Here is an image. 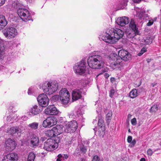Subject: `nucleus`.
Masks as SVG:
<instances>
[{
  "label": "nucleus",
  "mask_w": 161,
  "mask_h": 161,
  "mask_svg": "<svg viewBox=\"0 0 161 161\" xmlns=\"http://www.w3.org/2000/svg\"><path fill=\"white\" fill-rule=\"evenodd\" d=\"M98 125L99 128H105L104 121L102 118H100L98 119Z\"/></svg>",
  "instance_id": "nucleus-32"
},
{
  "label": "nucleus",
  "mask_w": 161,
  "mask_h": 161,
  "mask_svg": "<svg viewBox=\"0 0 161 161\" xmlns=\"http://www.w3.org/2000/svg\"><path fill=\"white\" fill-rule=\"evenodd\" d=\"M63 100H62L61 98H60V101H61V103H62L63 104H66L69 103V102H66L65 101L66 100V98H63Z\"/></svg>",
  "instance_id": "nucleus-43"
},
{
  "label": "nucleus",
  "mask_w": 161,
  "mask_h": 161,
  "mask_svg": "<svg viewBox=\"0 0 161 161\" xmlns=\"http://www.w3.org/2000/svg\"><path fill=\"white\" fill-rule=\"evenodd\" d=\"M104 75L106 79L108 78L109 76V75L108 73H105Z\"/></svg>",
  "instance_id": "nucleus-55"
},
{
  "label": "nucleus",
  "mask_w": 161,
  "mask_h": 161,
  "mask_svg": "<svg viewBox=\"0 0 161 161\" xmlns=\"http://www.w3.org/2000/svg\"><path fill=\"white\" fill-rule=\"evenodd\" d=\"M158 106L157 104H154L153 105L150 109V112L153 113H155L158 110Z\"/></svg>",
  "instance_id": "nucleus-38"
},
{
  "label": "nucleus",
  "mask_w": 161,
  "mask_h": 161,
  "mask_svg": "<svg viewBox=\"0 0 161 161\" xmlns=\"http://www.w3.org/2000/svg\"><path fill=\"white\" fill-rule=\"evenodd\" d=\"M60 98L63 100V98H66L65 101L69 102V92L66 88L61 89L59 92Z\"/></svg>",
  "instance_id": "nucleus-19"
},
{
  "label": "nucleus",
  "mask_w": 161,
  "mask_h": 161,
  "mask_svg": "<svg viewBox=\"0 0 161 161\" xmlns=\"http://www.w3.org/2000/svg\"><path fill=\"white\" fill-rule=\"evenodd\" d=\"M87 63L90 67L94 69H98L103 67L104 62L101 55L94 54L88 58Z\"/></svg>",
  "instance_id": "nucleus-3"
},
{
  "label": "nucleus",
  "mask_w": 161,
  "mask_h": 161,
  "mask_svg": "<svg viewBox=\"0 0 161 161\" xmlns=\"http://www.w3.org/2000/svg\"><path fill=\"white\" fill-rule=\"evenodd\" d=\"M86 61L82 59L80 62L75 64L74 67V69L76 73L81 75L85 73L86 69Z\"/></svg>",
  "instance_id": "nucleus-7"
},
{
  "label": "nucleus",
  "mask_w": 161,
  "mask_h": 161,
  "mask_svg": "<svg viewBox=\"0 0 161 161\" xmlns=\"http://www.w3.org/2000/svg\"><path fill=\"white\" fill-rule=\"evenodd\" d=\"M147 63H149V62H150L151 59H149V58H148V59H147Z\"/></svg>",
  "instance_id": "nucleus-60"
},
{
  "label": "nucleus",
  "mask_w": 161,
  "mask_h": 161,
  "mask_svg": "<svg viewBox=\"0 0 161 161\" xmlns=\"http://www.w3.org/2000/svg\"><path fill=\"white\" fill-rule=\"evenodd\" d=\"M51 101L52 102H54L57 101H59L60 99V95H55L53 96L51 98Z\"/></svg>",
  "instance_id": "nucleus-36"
},
{
  "label": "nucleus",
  "mask_w": 161,
  "mask_h": 161,
  "mask_svg": "<svg viewBox=\"0 0 161 161\" xmlns=\"http://www.w3.org/2000/svg\"><path fill=\"white\" fill-rule=\"evenodd\" d=\"M62 157V155L61 154H59L57 156L56 161H61L63 160Z\"/></svg>",
  "instance_id": "nucleus-45"
},
{
  "label": "nucleus",
  "mask_w": 161,
  "mask_h": 161,
  "mask_svg": "<svg viewBox=\"0 0 161 161\" xmlns=\"http://www.w3.org/2000/svg\"><path fill=\"white\" fill-rule=\"evenodd\" d=\"M140 161H146V160L144 158H142L140 159Z\"/></svg>",
  "instance_id": "nucleus-59"
},
{
  "label": "nucleus",
  "mask_w": 161,
  "mask_h": 161,
  "mask_svg": "<svg viewBox=\"0 0 161 161\" xmlns=\"http://www.w3.org/2000/svg\"><path fill=\"white\" fill-rule=\"evenodd\" d=\"M128 131L129 132H130V129H128Z\"/></svg>",
  "instance_id": "nucleus-62"
},
{
  "label": "nucleus",
  "mask_w": 161,
  "mask_h": 161,
  "mask_svg": "<svg viewBox=\"0 0 161 161\" xmlns=\"http://www.w3.org/2000/svg\"><path fill=\"white\" fill-rule=\"evenodd\" d=\"M132 140V137L131 136H128L127 137V142L130 143L131 142Z\"/></svg>",
  "instance_id": "nucleus-50"
},
{
  "label": "nucleus",
  "mask_w": 161,
  "mask_h": 161,
  "mask_svg": "<svg viewBox=\"0 0 161 161\" xmlns=\"http://www.w3.org/2000/svg\"><path fill=\"white\" fill-rule=\"evenodd\" d=\"M6 0H0V7L3 6L5 3Z\"/></svg>",
  "instance_id": "nucleus-52"
},
{
  "label": "nucleus",
  "mask_w": 161,
  "mask_h": 161,
  "mask_svg": "<svg viewBox=\"0 0 161 161\" xmlns=\"http://www.w3.org/2000/svg\"><path fill=\"white\" fill-rule=\"evenodd\" d=\"M45 113L48 115H57L60 112L53 105H50L45 110Z\"/></svg>",
  "instance_id": "nucleus-13"
},
{
  "label": "nucleus",
  "mask_w": 161,
  "mask_h": 161,
  "mask_svg": "<svg viewBox=\"0 0 161 161\" xmlns=\"http://www.w3.org/2000/svg\"><path fill=\"white\" fill-rule=\"evenodd\" d=\"M49 82H45L42 84V86L40 85L39 86L40 88H42L45 93L48 95H50L51 94V93H50V85H49Z\"/></svg>",
  "instance_id": "nucleus-22"
},
{
  "label": "nucleus",
  "mask_w": 161,
  "mask_h": 161,
  "mask_svg": "<svg viewBox=\"0 0 161 161\" xmlns=\"http://www.w3.org/2000/svg\"><path fill=\"white\" fill-rule=\"evenodd\" d=\"M133 1L135 3H140L142 0H133Z\"/></svg>",
  "instance_id": "nucleus-56"
},
{
  "label": "nucleus",
  "mask_w": 161,
  "mask_h": 161,
  "mask_svg": "<svg viewBox=\"0 0 161 161\" xmlns=\"http://www.w3.org/2000/svg\"><path fill=\"white\" fill-rule=\"evenodd\" d=\"M38 123L35 122L29 124L28 125V126L31 129L35 130L38 128Z\"/></svg>",
  "instance_id": "nucleus-30"
},
{
  "label": "nucleus",
  "mask_w": 161,
  "mask_h": 161,
  "mask_svg": "<svg viewBox=\"0 0 161 161\" xmlns=\"http://www.w3.org/2000/svg\"><path fill=\"white\" fill-rule=\"evenodd\" d=\"M37 100L40 106L42 107H45L48 105L49 99L46 94L43 93L38 96ZM39 107L40 108V106Z\"/></svg>",
  "instance_id": "nucleus-10"
},
{
  "label": "nucleus",
  "mask_w": 161,
  "mask_h": 161,
  "mask_svg": "<svg viewBox=\"0 0 161 161\" xmlns=\"http://www.w3.org/2000/svg\"><path fill=\"white\" fill-rule=\"evenodd\" d=\"M19 155L16 153H9L4 156L2 161H17Z\"/></svg>",
  "instance_id": "nucleus-12"
},
{
  "label": "nucleus",
  "mask_w": 161,
  "mask_h": 161,
  "mask_svg": "<svg viewBox=\"0 0 161 161\" xmlns=\"http://www.w3.org/2000/svg\"><path fill=\"white\" fill-rule=\"evenodd\" d=\"M149 19L148 22L147 24V26H150L152 25L153 23V20L152 19Z\"/></svg>",
  "instance_id": "nucleus-46"
},
{
  "label": "nucleus",
  "mask_w": 161,
  "mask_h": 161,
  "mask_svg": "<svg viewBox=\"0 0 161 161\" xmlns=\"http://www.w3.org/2000/svg\"><path fill=\"white\" fill-rule=\"evenodd\" d=\"M112 115V112L110 110L107 114H106V122L107 123V125H108L111 121V120Z\"/></svg>",
  "instance_id": "nucleus-27"
},
{
  "label": "nucleus",
  "mask_w": 161,
  "mask_h": 161,
  "mask_svg": "<svg viewBox=\"0 0 161 161\" xmlns=\"http://www.w3.org/2000/svg\"><path fill=\"white\" fill-rule=\"evenodd\" d=\"M147 51L146 48L145 47H143L141 49L140 52L138 53V55L139 56H141L144 53L146 52Z\"/></svg>",
  "instance_id": "nucleus-40"
},
{
  "label": "nucleus",
  "mask_w": 161,
  "mask_h": 161,
  "mask_svg": "<svg viewBox=\"0 0 161 161\" xmlns=\"http://www.w3.org/2000/svg\"><path fill=\"white\" fill-rule=\"evenodd\" d=\"M17 12L18 15L23 21L27 22L31 19H31V14L26 9L22 7L21 8H19Z\"/></svg>",
  "instance_id": "nucleus-6"
},
{
  "label": "nucleus",
  "mask_w": 161,
  "mask_h": 161,
  "mask_svg": "<svg viewBox=\"0 0 161 161\" xmlns=\"http://www.w3.org/2000/svg\"><path fill=\"white\" fill-rule=\"evenodd\" d=\"M32 89L31 88H29L28 90V93L29 95H31L32 93Z\"/></svg>",
  "instance_id": "nucleus-54"
},
{
  "label": "nucleus",
  "mask_w": 161,
  "mask_h": 161,
  "mask_svg": "<svg viewBox=\"0 0 161 161\" xmlns=\"http://www.w3.org/2000/svg\"><path fill=\"white\" fill-rule=\"evenodd\" d=\"M100 158L99 156L95 155L93 157L92 161H100Z\"/></svg>",
  "instance_id": "nucleus-41"
},
{
  "label": "nucleus",
  "mask_w": 161,
  "mask_h": 161,
  "mask_svg": "<svg viewBox=\"0 0 161 161\" xmlns=\"http://www.w3.org/2000/svg\"><path fill=\"white\" fill-rule=\"evenodd\" d=\"M115 78L114 77H111L110 78V80L111 82L114 81H115Z\"/></svg>",
  "instance_id": "nucleus-58"
},
{
  "label": "nucleus",
  "mask_w": 161,
  "mask_h": 161,
  "mask_svg": "<svg viewBox=\"0 0 161 161\" xmlns=\"http://www.w3.org/2000/svg\"><path fill=\"white\" fill-rule=\"evenodd\" d=\"M5 49L4 42L0 38V60L3 58L5 53Z\"/></svg>",
  "instance_id": "nucleus-26"
},
{
  "label": "nucleus",
  "mask_w": 161,
  "mask_h": 161,
  "mask_svg": "<svg viewBox=\"0 0 161 161\" xmlns=\"http://www.w3.org/2000/svg\"><path fill=\"white\" fill-rule=\"evenodd\" d=\"M96 128L95 129H93V130H94V131H95V132H96Z\"/></svg>",
  "instance_id": "nucleus-63"
},
{
  "label": "nucleus",
  "mask_w": 161,
  "mask_h": 161,
  "mask_svg": "<svg viewBox=\"0 0 161 161\" xmlns=\"http://www.w3.org/2000/svg\"><path fill=\"white\" fill-rule=\"evenodd\" d=\"M3 33L6 37L10 38L17 35V30L12 25L8 26L3 31Z\"/></svg>",
  "instance_id": "nucleus-8"
},
{
  "label": "nucleus",
  "mask_w": 161,
  "mask_h": 161,
  "mask_svg": "<svg viewBox=\"0 0 161 161\" xmlns=\"http://www.w3.org/2000/svg\"><path fill=\"white\" fill-rule=\"evenodd\" d=\"M79 147L80 153L83 154L86 153L87 151V148L82 143L79 145Z\"/></svg>",
  "instance_id": "nucleus-28"
},
{
  "label": "nucleus",
  "mask_w": 161,
  "mask_h": 161,
  "mask_svg": "<svg viewBox=\"0 0 161 161\" xmlns=\"http://www.w3.org/2000/svg\"><path fill=\"white\" fill-rule=\"evenodd\" d=\"M21 129L18 127H12L8 131V132L12 135H14L16 133L19 136L21 135Z\"/></svg>",
  "instance_id": "nucleus-24"
},
{
  "label": "nucleus",
  "mask_w": 161,
  "mask_h": 161,
  "mask_svg": "<svg viewBox=\"0 0 161 161\" xmlns=\"http://www.w3.org/2000/svg\"><path fill=\"white\" fill-rule=\"evenodd\" d=\"M129 21V18L126 16L118 18L116 21L117 24L121 26H124L128 24Z\"/></svg>",
  "instance_id": "nucleus-18"
},
{
  "label": "nucleus",
  "mask_w": 161,
  "mask_h": 161,
  "mask_svg": "<svg viewBox=\"0 0 161 161\" xmlns=\"http://www.w3.org/2000/svg\"><path fill=\"white\" fill-rule=\"evenodd\" d=\"M157 84V83H152L151 84V85L153 86L154 87L155 86H156Z\"/></svg>",
  "instance_id": "nucleus-57"
},
{
  "label": "nucleus",
  "mask_w": 161,
  "mask_h": 161,
  "mask_svg": "<svg viewBox=\"0 0 161 161\" xmlns=\"http://www.w3.org/2000/svg\"><path fill=\"white\" fill-rule=\"evenodd\" d=\"M46 139L45 137H42L40 140L39 142H43Z\"/></svg>",
  "instance_id": "nucleus-53"
},
{
  "label": "nucleus",
  "mask_w": 161,
  "mask_h": 161,
  "mask_svg": "<svg viewBox=\"0 0 161 161\" xmlns=\"http://www.w3.org/2000/svg\"><path fill=\"white\" fill-rule=\"evenodd\" d=\"M102 36V38L105 42L114 44L118 40L122 38L124 35V32L121 30L117 29V30H110Z\"/></svg>",
  "instance_id": "nucleus-2"
},
{
  "label": "nucleus",
  "mask_w": 161,
  "mask_h": 161,
  "mask_svg": "<svg viewBox=\"0 0 161 161\" xmlns=\"http://www.w3.org/2000/svg\"><path fill=\"white\" fill-rule=\"evenodd\" d=\"M118 56L117 54L114 53L110 55L109 57L110 62L111 61H113L111 63L112 65H114L115 68L119 67V65L123 60L126 61L130 60L131 58V55L129 52L127 51L121 49L118 53Z\"/></svg>",
  "instance_id": "nucleus-1"
},
{
  "label": "nucleus",
  "mask_w": 161,
  "mask_h": 161,
  "mask_svg": "<svg viewBox=\"0 0 161 161\" xmlns=\"http://www.w3.org/2000/svg\"><path fill=\"white\" fill-rule=\"evenodd\" d=\"M57 122V119L54 117H49L43 121L42 125L45 128L50 127L55 125Z\"/></svg>",
  "instance_id": "nucleus-11"
},
{
  "label": "nucleus",
  "mask_w": 161,
  "mask_h": 161,
  "mask_svg": "<svg viewBox=\"0 0 161 161\" xmlns=\"http://www.w3.org/2000/svg\"><path fill=\"white\" fill-rule=\"evenodd\" d=\"M36 156L34 153H29L28 158V161H34Z\"/></svg>",
  "instance_id": "nucleus-34"
},
{
  "label": "nucleus",
  "mask_w": 161,
  "mask_h": 161,
  "mask_svg": "<svg viewBox=\"0 0 161 161\" xmlns=\"http://www.w3.org/2000/svg\"><path fill=\"white\" fill-rule=\"evenodd\" d=\"M62 158L64 160V159H67L68 158L69 156L67 154H64L63 155H62Z\"/></svg>",
  "instance_id": "nucleus-51"
},
{
  "label": "nucleus",
  "mask_w": 161,
  "mask_h": 161,
  "mask_svg": "<svg viewBox=\"0 0 161 161\" xmlns=\"http://www.w3.org/2000/svg\"><path fill=\"white\" fill-rule=\"evenodd\" d=\"M46 135L50 137H52L55 136V135L54 133V132L52 129L51 130H48L46 131Z\"/></svg>",
  "instance_id": "nucleus-31"
},
{
  "label": "nucleus",
  "mask_w": 161,
  "mask_h": 161,
  "mask_svg": "<svg viewBox=\"0 0 161 161\" xmlns=\"http://www.w3.org/2000/svg\"><path fill=\"white\" fill-rule=\"evenodd\" d=\"M83 91L82 88H76L73 90L72 94L73 101H76L80 99L82 97L81 93Z\"/></svg>",
  "instance_id": "nucleus-14"
},
{
  "label": "nucleus",
  "mask_w": 161,
  "mask_h": 161,
  "mask_svg": "<svg viewBox=\"0 0 161 161\" xmlns=\"http://www.w3.org/2000/svg\"><path fill=\"white\" fill-rule=\"evenodd\" d=\"M158 149H156L154 151H157Z\"/></svg>",
  "instance_id": "nucleus-64"
},
{
  "label": "nucleus",
  "mask_w": 161,
  "mask_h": 161,
  "mask_svg": "<svg viewBox=\"0 0 161 161\" xmlns=\"http://www.w3.org/2000/svg\"><path fill=\"white\" fill-rule=\"evenodd\" d=\"M81 161H86V160L84 158H82L81 159Z\"/></svg>",
  "instance_id": "nucleus-61"
},
{
  "label": "nucleus",
  "mask_w": 161,
  "mask_h": 161,
  "mask_svg": "<svg viewBox=\"0 0 161 161\" xmlns=\"http://www.w3.org/2000/svg\"><path fill=\"white\" fill-rule=\"evenodd\" d=\"M115 92V90L114 89H112L110 91L109 94V96L111 98L113 97L114 94Z\"/></svg>",
  "instance_id": "nucleus-42"
},
{
  "label": "nucleus",
  "mask_w": 161,
  "mask_h": 161,
  "mask_svg": "<svg viewBox=\"0 0 161 161\" xmlns=\"http://www.w3.org/2000/svg\"><path fill=\"white\" fill-rule=\"evenodd\" d=\"M130 96L131 98H134L137 96V91L136 89H134L130 92Z\"/></svg>",
  "instance_id": "nucleus-29"
},
{
  "label": "nucleus",
  "mask_w": 161,
  "mask_h": 161,
  "mask_svg": "<svg viewBox=\"0 0 161 161\" xmlns=\"http://www.w3.org/2000/svg\"><path fill=\"white\" fill-rule=\"evenodd\" d=\"M127 2L128 0H122L119 3V7L122 9L124 8L127 5Z\"/></svg>",
  "instance_id": "nucleus-33"
},
{
  "label": "nucleus",
  "mask_w": 161,
  "mask_h": 161,
  "mask_svg": "<svg viewBox=\"0 0 161 161\" xmlns=\"http://www.w3.org/2000/svg\"><path fill=\"white\" fill-rule=\"evenodd\" d=\"M8 24L5 16L0 15V31L4 28Z\"/></svg>",
  "instance_id": "nucleus-25"
},
{
  "label": "nucleus",
  "mask_w": 161,
  "mask_h": 161,
  "mask_svg": "<svg viewBox=\"0 0 161 161\" xmlns=\"http://www.w3.org/2000/svg\"><path fill=\"white\" fill-rule=\"evenodd\" d=\"M49 85H50V93L53 94L54 92L56 91L58 88V83L56 82H49Z\"/></svg>",
  "instance_id": "nucleus-23"
},
{
  "label": "nucleus",
  "mask_w": 161,
  "mask_h": 161,
  "mask_svg": "<svg viewBox=\"0 0 161 161\" xmlns=\"http://www.w3.org/2000/svg\"><path fill=\"white\" fill-rule=\"evenodd\" d=\"M6 148L8 151L14 149L16 147L15 142L10 138L8 139L5 142Z\"/></svg>",
  "instance_id": "nucleus-17"
},
{
  "label": "nucleus",
  "mask_w": 161,
  "mask_h": 161,
  "mask_svg": "<svg viewBox=\"0 0 161 161\" xmlns=\"http://www.w3.org/2000/svg\"><path fill=\"white\" fill-rule=\"evenodd\" d=\"M136 141L135 139L133 140L130 143V147H133L134 146L135 144L136 143Z\"/></svg>",
  "instance_id": "nucleus-48"
},
{
  "label": "nucleus",
  "mask_w": 161,
  "mask_h": 161,
  "mask_svg": "<svg viewBox=\"0 0 161 161\" xmlns=\"http://www.w3.org/2000/svg\"><path fill=\"white\" fill-rule=\"evenodd\" d=\"M63 127L62 125H57L52 128L55 136H58L62 133Z\"/></svg>",
  "instance_id": "nucleus-20"
},
{
  "label": "nucleus",
  "mask_w": 161,
  "mask_h": 161,
  "mask_svg": "<svg viewBox=\"0 0 161 161\" xmlns=\"http://www.w3.org/2000/svg\"><path fill=\"white\" fill-rule=\"evenodd\" d=\"M136 16L141 20L143 19L144 21H147L148 19H150L149 16L146 12L143 10L139 9L136 12Z\"/></svg>",
  "instance_id": "nucleus-16"
},
{
  "label": "nucleus",
  "mask_w": 161,
  "mask_h": 161,
  "mask_svg": "<svg viewBox=\"0 0 161 161\" xmlns=\"http://www.w3.org/2000/svg\"><path fill=\"white\" fill-rule=\"evenodd\" d=\"M154 152H153L151 149L149 148L147 151V154L150 156H151Z\"/></svg>",
  "instance_id": "nucleus-47"
},
{
  "label": "nucleus",
  "mask_w": 161,
  "mask_h": 161,
  "mask_svg": "<svg viewBox=\"0 0 161 161\" xmlns=\"http://www.w3.org/2000/svg\"><path fill=\"white\" fill-rule=\"evenodd\" d=\"M99 136L100 137L103 138L104 137V136L105 135V128H99Z\"/></svg>",
  "instance_id": "nucleus-37"
},
{
  "label": "nucleus",
  "mask_w": 161,
  "mask_h": 161,
  "mask_svg": "<svg viewBox=\"0 0 161 161\" xmlns=\"http://www.w3.org/2000/svg\"><path fill=\"white\" fill-rule=\"evenodd\" d=\"M60 141L61 138L59 136L55 137L54 139H48L44 142L43 146L40 144L39 147L46 151H51L58 147V144L60 142Z\"/></svg>",
  "instance_id": "nucleus-4"
},
{
  "label": "nucleus",
  "mask_w": 161,
  "mask_h": 161,
  "mask_svg": "<svg viewBox=\"0 0 161 161\" xmlns=\"http://www.w3.org/2000/svg\"><path fill=\"white\" fill-rule=\"evenodd\" d=\"M143 40V42H144L145 44L147 45H149L151 44L152 42V41L151 38L149 37H146V38L144 39Z\"/></svg>",
  "instance_id": "nucleus-39"
},
{
  "label": "nucleus",
  "mask_w": 161,
  "mask_h": 161,
  "mask_svg": "<svg viewBox=\"0 0 161 161\" xmlns=\"http://www.w3.org/2000/svg\"><path fill=\"white\" fill-rule=\"evenodd\" d=\"M28 137L29 139L31 140L30 143L33 147L39 145V140L38 137L36 135L32 132H30L28 135Z\"/></svg>",
  "instance_id": "nucleus-15"
},
{
  "label": "nucleus",
  "mask_w": 161,
  "mask_h": 161,
  "mask_svg": "<svg viewBox=\"0 0 161 161\" xmlns=\"http://www.w3.org/2000/svg\"><path fill=\"white\" fill-rule=\"evenodd\" d=\"M21 4L17 2H15L13 3L12 4V7L15 9L19 10V8H21V6H20Z\"/></svg>",
  "instance_id": "nucleus-35"
},
{
  "label": "nucleus",
  "mask_w": 161,
  "mask_h": 161,
  "mask_svg": "<svg viewBox=\"0 0 161 161\" xmlns=\"http://www.w3.org/2000/svg\"><path fill=\"white\" fill-rule=\"evenodd\" d=\"M41 111L40 109L36 105H34L29 110V115L34 116L39 114Z\"/></svg>",
  "instance_id": "nucleus-21"
},
{
  "label": "nucleus",
  "mask_w": 161,
  "mask_h": 161,
  "mask_svg": "<svg viewBox=\"0 0 161 161\" xmlns=\"http://www.w3.org/2000/svg\"><path fill=\"white\" fill-rule=\"evenodd\" d=\"M78 124L75 120L69 122L66 124L64 130L67 133H74L77 129Z\"/></svg>",
  "instance_id": "nucleus-9"
},
{
  "label": "nucleus",
  "mask_w": 161,
  "mask_h": 161,
  "mask_svg": "<svg viewBox=\"0 0 161 161\" xmlns=\"http://www.w3.org/2000/svg\"><path fill=\"white\" fill-rule=\"evenodd\" d=\"M131 122L133 125H135L136 124V120L135 118L131 119Z\"/></svg>",
  "instance_id": "nucleus-44"
},
{
  "label": "nucleus",
  "mask_w": 161,
  "mask_h": 161,
  "mask_svg": "<svg viewBox=\"0 0 161 161\" xmlns=\"http://www.w3.org/2000/svg\"><path fill=\"white\" fill-rule=\"evenodd\" d=\"M128 31H126L127 36L128 38H133L136 35H140V32L138 30L133 19H131L129 25Z\"/></svg>",
  "instance_id": "nucleus-5"
},
{
  "label": "nucleus",
  "mask_w": 161,
  "mask_h": 161,
  "mask_svg": "<svg viewBox=\"0 0 161 161\" xmlns=\"http://www.w3.org/2000/svg\"><path fill=\"white\" fill-rule=\"evenodd\" d=\"M68 116L69 117L71 118H74L75 116L73 112H71L69 114Z\"/></svg>",
  "instance_id": "nucleus-49"
}]
</instances>
